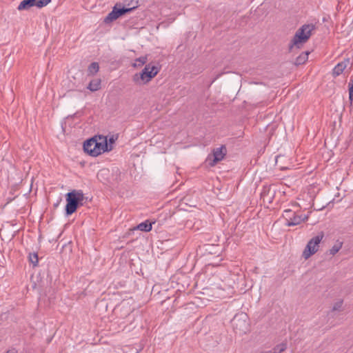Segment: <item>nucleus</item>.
<instances>
[{"mask_svg": "<svg viewBox=\"0 0 353 353\" xmlns=\"http://www.w3.org/2000/svg\"><path fill=\"white\" fill-rule=\"evenodd\" d=\"M315 28V25L312 23L304 24L299 28L289 44V51L292 52L294 47L300 48L303 43L307 41Z\"/></svg>", "mask_w": 353, "mask_h": 353, "instance_id": "1", "label": "nucleus"}, {"mask_svg": "<svg viewBox=\"0 0 353 353\" xmlns=\"http://www.w3.org/2000/svg\"><path fill=\"white\" fill-rule=\"evenodd\" d=\"M84 199V194L81 190H72L68 192L65 194V214L69 216L74 213L79 207L83 205Z\"/></svg>", "mask_w": 353, "mask_h": 353, "instance_id": "2", "label": "nucleus"}, {"mask_svg": "<svg viewBox=\"0 0 353 353\" xmlns=\"http://www.w3.org/2000/svg\"><path fill=\"white\" fill-rule=\"evenodd\" d=\"M348 87H349V100L351 102H352L353 101V84Z\"/></svg>", "mask_w": 353, "mask_h": 353, "instance_id": "24", "label": "nucleus"}, {"mask_svg": "<svg viewBox=\"0 0 353 353\" xmlns=\"http://www.w3.org/2000/svg\"><path fill=\"white\" fill-rule=\"evenodd\" d=\"M137 228L143 232H150L152 230V223L147 220L139 223Z\"/></svg>", "mask_w": 353, "mask_h": 353, "instance_id": "16", "label": "nucleus"}, {"mask_svg": "<svg viewBox=\"0 0 353 353\" xmlns=\"http://www.w3.org/2000/svg\"><path fill=\"white\" fill-rule=\"evenodd\" d=\"M343 303V300H340L336 302L332 307V311H341L342 309Z\"/></svg>", "mask_w": 353, "mask_h": 353, "instance_id": "22", "label": "nucleus"}, {"mask_svg": "<svg viewBox=\"0 0 353 353\" xmlns=\"http://www.w3.org/2000/svg\"><path fill=\"white\" fill-rule=\"evenodd\" d=\"M137 7V1H135V5H133V7L131 8H125V6L121 7L120 5L119 8H118V4H116L113 7L112 10L105 17L103 22L105 23H110L125 14L132 12Z\"/></svg>", "mask_w": 353, "mask_h": 353, "instance_id": "5", "label": "nucleus"}, {"mask_svg": "<svg viewBox=\"0 0 353 353\" xmlns=\"http://www.w3.org/2000/svg\"><path fill=\"white\" fill-rule=\"evenodd\" d=\"M6 353H17V352L14 350H10V351H8Z\"/></svg>", "mask_w": 353, "mask_h": 353, "instance_id": "29", "label": "nucleus"}, {"mask_svg": "<svg viewBox=\"0 0 353 353\" xmlns=\"http://www.w3.org/2000/svg\"><path fill=\"white\" fill-rule=\"evenodd\" d=\"M50 1L51 0H36V6L41 8L47 6Z\"/></svg>", "mask_w": 353, "mask_h": 353, "instance_id": "21", "label": "nucleus"}, {"mask_svg": "<svg viewBox=\"0 0 353 353\" xmlns=\"http://www.w3.org/2000/svg\"><path fill=\"white\" fill-rule=\"evenodd\" d=\"M220 76L221 74L217 75L216 77L213 79L212 83L215 81V80L217 79Z\"/></svg>", "mask_w": 353, "mask_h": 353, "instance_id": "28", "label": "nucleus"}, {"mask_svg": "<svg viewBox=\"0 0 353 353\" xmlns=\"http://www.w3.org/2000/svg\"><path fill=\"white\" fill-rule=\"evenodd\" d=\"M271 190V188L270 186H264L263 188V190L261 193V196L265 201V200L268 201L269 202H271L272 199L273 198L274 194H271L270 195Z\"/></svg>", "mask_w": 353, "mask_h": 353, "instance_id": "13", "label": "nucleus"}, {"mask_svg": "<svg viewBox=\"0 0 353 353\" xmlns=\"http://www.w3.org/2000/svg\"><path fill=\"white\" fill-rule=\"evenodd\" d=\"M97 136H94L83 143V150L92 157H97L95 146L97 144Z\"/></svg>", "mask_w": 353, "mask_h": 353, "instance_id": "9", "label": "nucleus"}, {"mask_svg": "<svg viewBox=\"0 0 353 353\" xmlns=\"http://www.w3.org/2000/svg\"><path fill=\"white\" fill-rule=\"evenodd\" d=\"M136 353H138V352H136Z\"/></svg>", "mask_w": 353, "mask_h": 353, "instance_id": "30", "label": "nucleus"}, {"mask_svg": "<svg viewBox=\"0 0 353 353\" xmlns=\"http://www.w3.org/2000/svg\"><path fill=\"white\" fill-rule=\"evenodd\" d=\"M159 72V68L156 65L148 64L140 73L133 76V81L139 85L145 84L154 77Z\"/></svg>", "mask_w": 353, "mask_h": 353, "instance_id": "3", "label": "nucleus"}, {"mask_svg": "<svg viewBox=\"0 0 353 353\" xmlns=\"http://www.w3.org/2000/svg\"><path fill=\"white\" fill-rule=\"evenodd\" d=\"M287 348V344L285 343H281L277 345H276L273 350L272 352L270 353H282L284 352Z\"/></svg>", "mask_w": 353, "mask_h": 353, "instance_id": "18", "label": "nucleus"}, {"mask_svg": "<svg viewBox=\"0 0 353 353\" xmlns=\"http://www.w3.org/2000/svg\"><path fill=\"white\" fill-rule=\"evenodd\" d=\"M99 70V63L97 62H92L88 68V75H94Z\"/></svg>", "mask_w": 353, "mask_h": 353, "instance_id": "17", "label": "nucleus"}, {"mask_svg": "<svg viewBox=\"0 0 353 353\" xmlns=\"http://www.w3.org/2000/svg\"><path fill=\"white\" fill-rule=\"evenodd\" d=\"M137 62H139V65H143L147 62V57H141L136 59Z\"/></svg>", "mask_w": 353, "mask_h": 353, "instance_id": "23", "label": "nucleus"}, {"mask_svg": "<svg viewBox=\"0 0 353 353\" xmlns=\"http://www.w3.org/2000/svg\"><path fill=\"white\" fill-rule=\"evenodd\" d=\"M135 1H137L139 3L138 0H130V1H129V2H128L126 3V6H127L126 8L133 7V5L134 6L135 5Z\"/></svg>", "mask_w": 353, "mask_h": 353, "instance_id": "25", "label": "nucleus"}, {"mask_svg": "<svg viewBox=\"0 0 353 353\" xmlns=\"http://www.w3.org/2000/svg\"><path fill=\"white\" fill-rule=\"evenodd\" d=\"M342 245H343L342 242H337L336 243H335L332 247V248L330 250V251H329L330 254L331 255L336 254L340 250V249L342 248Z\"/></svg>", "mask_w": 353, "mask_h": 353, "instance_id": "19", "label": "nucleus"}, {"mask_svg": "<svg viewBox=\"0 0 353 353\" xmlns=\"http://www.w3.org/2000/svg\"><path fill=\"white\" fill-rule=\"evenodd\" d=\"M226 148L225 145H221L213 150V160L212 163H210L211 166H214L219 161H221L226 154Z\"/></svg>", "mask_w": 353, "mask_h": 353, "instance_id": "10", "label": "nucleus"}, {"mask_svg": "<svg viewBox=\"0 0 353 353\" xmlns=\"http://www.w3.org/2000/svg\"><path fill=\"white\" fill-rule=\"evenodd\" d=\"M308 52H302L299 57L296 58L294 64L296 65H299L305 63L308 59Z\"/></svg>", "mask_w": 353, "mask_h": 353, "instance_id": "15", "label": "nucleus"}, {"mask_svg": "<svg viewBox=\"0 0 353 353\" xmlns=\"http://www.w3.org/2000/svg\"><path fill=\"white\" fill-rule=\"evenodd\" d=\"M232 325L236 333L245 334L249 330L248 316L244 312L236 314L232 320Z\"/></svg>", "mask_w": 353, "mask_h": 353, "instance_id": "4", "label": "nucleus"}, {"mask_svg": "<svg viewBox=\"0 0 353 353\" xmlns=\"http://www.w3.org/2000/svg\"><path fill=\"white\" fill-rule=\"evenodd\" d=\"M352 84H353V77H351V79H350V83L348 84V86H350V85H351Z\"/></svg>", "mask_w": 353, "mask_h": 353, "instance_id": "27", "label": "nucleus"}, {"mask_svg": "<svg viewBox=\"0 0 353 353\" xmlns=\"http://www.w3.org/2000/svg\"><path fill=\"white\" fill-rule=\"evenodd\" d=\"M29 261L34 267L37 266L39 261L38 255L37 253H30Z\"/></svg>", "mask_w": 353, "mask_h": 353, "instance_id": "20", "label": "nucleus"}, {"mask_svg": "<svg viewBox=\"0 0 353 353\" xmlns=\"http://www.w3.org/2000/svg\"><path fill=\"white\" fill-rule=\"evenodd\" d=\"M32 6H36V0H23L18 6V10H28Z\"/></svg>", "mask_w": 353, "mask_h": 353, "instance_id": "12", "label": "nucleus"}, {"mask_svg": "<svg viewBox=\"0 0 353 353\" xmlns=\"http://www.w3.org/2000/svg\"><path fill=\"white\" fill-rule=\"evenodd\" d=\"M116 139H114V136H112L110 137V139L108 141L109 146H112V144H113L115 142Z\"/></svg>", "mask_w": 353, "mask_h": 353, "instance_id": "26", "label": "nucleus"}, {"mask_svg": "<svg viewBox=\"0 0 353 353\" xmlns=\"http://www.w3.org/2000/svg\"><path fill=\"white\" fill-rule=\"evenodd\" d=\"M87 88L92 92L99 90L101 88V79H96L90 81Z\"/></svg>", "mask_w": 353, "mask_h": 353, "instance_id": "14", "label": "nucleus"}, {"mask_svg": "<svg viewBox=\"0 0 353 353\" xmlns=\"http://www.w3.org/2000/svg\"><path fill=\"white\" fill-rule=\"evenodd\" d=\"M323 236V233L321 232L319 234L312 238L307 242L302 254V256L305 259H308L312 255L314 254L318 251L319 243L322 241Z\"/></svg>", "mask_w": 353, "mask_h": 353, "instance_id": "6", "label": "nucleus"}, {"mask_svg": "<svg viewBox=\"0 0 353 353\" xmlns=\"http://www.w3.org/2000/svg\"><path fill=\"white\" fill-rule=\"evenodd\" d=\"M283 216L286 220L285 225L288 226L297 225L301 222L306 221L308 218L306 215H304L303 216H299L290 209L284 210Z\"/></svg>", "mask_w": 353, "mask_h": 353, "instance_id": "7", "label": "nucleus"}, {"mask_svg": "<svg viewBox=\"0 0 353 353\" xmlns=\"http://www.w3.org/2000/svg\"><path fill=\"white\" fill-rule=\"evenodd\" d=\"M349 63L350 59H346L344 61L339 63L333 69V75L335 77L340 75L346 68Z\"/></svg>", "mask_w": 353, "mask_h": 353, "instance_id": "11", "label": "nucleus"}, {"mask_svg": "<svg viewBox=\"0 0 353 353\" xmlns=\"http://www.w3.org/2000/svg\"><path fill=\"white\" fill-rule=\"evenodd\" d=\"M97 137L99 140L97 139L95 146L97 157L101 153L110 152L112 150V146H109L108 145L107 137L99 135Z\"/></svg>", "mask_w": 353, "mask_h": 353, "instance_id": "8", "label": "nucleus"}]
</instances>
